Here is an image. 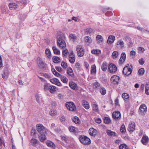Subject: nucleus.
I'll return each mask as SVG.
<instances>
[{
    "label": "nucleus",
    "mask_w": 149,
    "mask_h": 149,
    "mask_svg": "<svg viewBox=\"0 0 149 149\" xmlns=\"http://www.w3.org/2000/svg\"><path fill=\"white\" fill-rule=\"evenodd\" d=\"M93 32V29L91 28L86 29L85 31V33L87 35L90 34Z\"/></svg>",
    "instance_id": "obj_36"
},
{
    "label": "nucleus",
    "mask_w": 149,
    "mask_h": 149,
    "mask_svg": "<svg viewBox=\"0 0 149 149\" xmlns=\"http://www.w3.org/2000/svg\"><path fill=\"white\" fill-rule=\"evenodd\" d=\"M93 87L95 89H100L101 86L100 84L97 82L94 83L93 84Z\"/></svg>",
    "instance_id": "obj_29"
},
{
    "label": "nucleus",
    "mask_w": 149,
    "mask_h": 149,
    "mask_svg": "<svg viewBox=\"0 0 149 149\" xmlns=\"http://www.w3.org/2000/svg\"><path fill=\"white\" fill-rule=\"evenodd\" d=\"M46 144L48 146L53 148H55L56 146L54 143L49 140L47 141L46 142Z\"/></svg>",
    "instance_id": "obj_23"
},
{
    "label": "nucleus",
    "mask_w": 149,
    "mask_h": 149,
    "mask_svg": "<svg viewBox=\"0 0 149 149\" xmlns=\"http://www.w3.org/2000/svg\"><path fill=\"white\" fill-rule=\"evenodd\" d=\"M112 116L113 118L116 120H118L121 118L120 113L119 111L113 112Z\"/></svg>",
    "instance_id": "obj_8"
},
{
    "label": "nucleus",
    "mask_w": 149,
    "mask_h": 149,
    "mask_svg": "<svg viewBox=\"0 0 149 149\" xmlns=\"http://www.w3.org/2000/svg\"><path fill=\"white\" fill-rule=\"evenodd\" d=\"M120 79L119 77L116 75H113L112 76L110 79L111 82L114 84H118L119 83V81Z\"/></svg>",
    "instance_id": "obj_7"
},
{
    "label": "nucleus",
    "mask_w": 149,
    "mask_h": 149,
    "mask_svg": "<svg viewBox=\"0 0 149 149\" xmlns=\"http://www.w3.org/2000/svg\"><path fill=\"white\" fill-rule=\"evenodd\" d=\"M144 69L143 68H142L140 69L138 71L139 74L140 75H142L144 73Z\"/></svg>",
    "instance_id": "obj_50"
},
{
    "label": "nucleus",
    "mask_w": 149,
    "mask_h": 149,
    "mask_svg": "<svg viewBox=\"0 0 149 149\" xmlns=\"http://www.w3.org/2000/svg\"><path fill=\"white\" fill-rule=\"evenodd\" d=\"M50 81L52 83L58 86H61L62 84L56 78H53L50 80Z\"/></svg>",
    "instance_id": "obj_16"
},
{
    "label": "nucleus",
    "mask_w": 149,
    "mask_h": 149,
    "mask_svg": "<svg viewBox=\"0 0 149 149\" xmlns=\"http://www.w3.org/2000/svg\"><path fill=\"white\" fill-rule=\"evenodd\" d=\"M91 52L97 56L98 55L101 53V50L98 49H93L91 51Z\"/></svg>",
    "instance_id": "obj_25"
},
{
    "label": "nucleus",
    "mask_w": 149,
    "mask_h": 149,
    "mask_svg": "<svg viewBox=\"0 0 149 149\" xmlns=\"http://www.w3.org/2000/svg\"><path fill=\"white\" fill-rule=\"evenodd\" d=\"M115 40V37L113 36H109L107 42L108 44H111Z\"/></svg>",
    "instance_id": "obj_17"
},
{
    "label": "nucleus",
    "mask_w": 149,
    "mask_h": 149,
    "mask_svg": "<svg viewBox=\"0 0 149 149\" xmlns=\"http://www.w3.org/2000/svg\"><path fill=\"white\" fill-rule=\"evenodd\" d=\"M126 55L125 52H123L121 55L119 61V63L122 64L125 61L126 58Z\"/></svg>",
    "instance_id": "obj_12"
},
{
    "label": "nucleus",
    "mask_w": 149,
    "mask_h": 149,
    "mask_svg": "<svg viewBox=\"0 0 149 149\" xmlns=\"http://www.w3.org/2000/svg\"><path fill=\"white\" fill-rule=\"evenodd\" d=\"M17 5L14 3H10L9 4V7L11 10L15 9L17 7Z\"/></svg>",
    "instance_id": "obj_26"
},
{
    "label": "nucleus",
    "mask_w": 149,
    "mask_h": 149,
    "mask_svg": "<svg viewBox=\"0 0 149 149\" xmlns=\"http://www.w3.org/2000/svg\"><path fill=\"white\" fill-rule=\"evenodd\" d=\"M69 86L73 90H77V86L76 84L74 82L72 81L69 83Z\"/></svg>",
    "instance_id": "obj_21"
},
{
    "label": "nucleus",
    "mask_w": 149,
    "mask_h": 149,
    "mask_svg": "<svg viewBox=\"0 0 149 149\" xmlns=\"http://www.w3.org/2000/svg\"><path fill=\"white\" fill-rule=\"evenodd\" d=\"M135 124L133 122H131L129 125L128 130L130 132H132L135 130Z\"/></svg>",
    "instance_id": "obj_11"
},
{
    "label": "nucleus",
    "mask_w": 149,
    "mask_h": 149,
    "mask_svg": "<svg viewBox=\"0 0 149 149\" xmlns=\"http://www.w3.org/2000/svg\"><path fill=\"white\" fill-rule=\"evenodd\" d=\"M69 60L70 62L71 63H73L75 61V56L73 52L71 53L69 56Z\"/></svg>",
    "instance_id": "obj_13"
},
{
    "label": "nucleus",
    "mask_w": 149,
    "mask_h": 149,
    "mask_svg": "<svg viewBox=\"0 0 149 149\" xmlns=\"http://www.w3.org/2000/svg\"><path fill=\"white\" fill-rule=\"evenodd\" d=\"M65 106L67 109L71 111H74L76 109L74 104L71 102H66L65 104Z\"/></svg>",
    "instance_id": "obj_5"
},
{
    "label": "nucleus",
    "mask_w": 149,
    "mask_h": 149,
    "mask_svg": "<svg viewBox=\"0 0 149 149\" xmlns=\"http://www.w3.org/2000/svg\"><path fill=\"white\" fill-rule=\"evenodd\" d=\"M122 97L124 100L126 101L129 97V96L126 93H123L122 95Z\"/></svg>",
    "instance_id": "obj_44"
},
{
    "label": "nucleus",
    "mask_w": 149,
    "mask_h": 149,
    "mask_svg": "<svg viewBox=\"0 0 149 149\" xmlns=\"http://www.w3.org/2000/svg\"><path fill=\"white\" fill-rule=\"evenodd\" d=\"M36 98L37 101L39 103L42 102L43 101L41 97L38 95H36Z\"/></svg>",
    "instance_id": "obj_39"
},
{
    "label": "nucleus",
    "mask_w": 149,
    "mask_h": 149,
    "mask_svg": "<svg viewBox=\"0 0 149 149\" xmlns=\"http://www.w3.org/2000/svg\"><path fill=\"white\" fill-rule=\"evenodd\" d=\"M118 55V52L117 51H114L113 52L112 56L113 58H117Z\"/></svg>",
    "instance_id": "obj_41"
},
{
    "label": "nucleus",
    "mask_w": 149,
    "mask_h": 149,
    "mask_svg": "<svg viewBox=\"0 0 149 149\" xmlns=\"http://www.w3.org/2000/svg\"><path fill=\"white\" fill-rule=\"evenodd\" d=\"M104 121L105 123L109 124L111 122V120L110 118L108 117H104Z\"/></svg>",
    "instance_id": "obj_42"
},
{
    "label": "nucleus",
    "mask_w": 149,
    "mask_h": 149,
    "mask_svg": "<svg viewBox=\"0 0 149 149\" xmlns=\"http://www.w3.org/2000/svg\"><path fill=\"white\" fill-rule=\"evenodd\" d=\"M52 49L54 53L55 54L59 55L60 54V51L59 49H57L56 46H54L52 47Z\"/></svg>",
    "instance_id": "obj_27"
},
{
    "label": "nucleus",
    "mask_w": 149,
    "mask_h": 149,
    "mask_svg": "<svg viewBox=\"0 0 149 149\" xmlns=\"http://www.w3.org/2000/svg\"><path fill=\"white\" fill-rule=\"evenodd\" d=\"M53 61L55 63H59L61 62L60 58L56 56H54L52 58Z\"/></svg>",
    "instance_id": "obj_22"
},
{
    "label": "nucleus",
    "mask_w": 149,
    "mask_h": 149,
    "mask_svg": "<svg viewBox=\"0 0 149 149\" xmlns=\"http://www.w3.org/2000/svg\"><path fill=\"white\" fill-rule=\"evenodd\" d=\"M125 65L124 68L123 72V73L126 75H128L130 74L132 72V66H131V68L129 67V64Z\"/></svg>",
    "instance_id": "obj_4"
},
{
    "label": "nucleus",
    "mask_w": 149,
    "mask_h": 149,
    "mask_svg": "<svg viewBox=\"0 0 149 149\" xmlns=\"http://www.w3.org/2000/svg\"><path fill=\"white\" fill-rule=\"evenodd\" d=\"M95 121L97 123H100L101 122V120L100 118H97L95 119Z\"/></svg>",
    "instance_id": "obj_63"
},
{
    "label": "nucleus",
    "mask_w": 149,
    "mask_h": 149,
    "mask_svg": "<svg viewBox=\"0 0 149 149\" xmlns=\"http://www.w3.org/2000/svg\"><path fill=\"white\" fill-rule=\"evenodd\" d=\"M52 71L53 74L56 76L59 77L61 81L64 83H66L68 81V79L66 77L64 76L61 75L60 73L57 72L54 68H52Z\"/></svg>",
    "instance_id": "obj_3"
},
{
    "label": "nucleus",
    "mask_w": 149,
    "mask_h": 149,
    "mask_svg": "<svg viewBox=\"0 0 149 149\" xmlns=\"http://www.w3.org/2000/svg\"><path fill=\"white\" fill-rule=\"evenodd\" d=\"M68 52V49H66L65 50H63L62 51V54L63 56H65L67 55Z\"/></svg>",
    "instance_id": "obj_54"
},
{
    "label": "nucleus",
    "mask_w": 149,
    "mask_h": 149,
    "mask_svg": "<svg viewBox=\"0 0 149 149\" xmlns=\"http://www.w3.org/2000/svg\"><path fill=\"white\" fill-rule=\"evenodd\" d=\"M9 74V72L7 68L4 70V73L2 75V77L4 80H6L8 78Z\"/></svg>",
    "instance_id": "obj_14"
},
{
    "label": "nucleus",
    "mask_w": 149,
    "mask_h": 149,
    "mask_svg": "<svg viewBox=\"0 0 149 149\" xmlns=\"http://www.w3.org/2000/svg\"><path fill=\"white\" fill-rule=\"evenodd\" d=\"M120 149H129L128 146L125 144H120L119 146Z\"/></svg>",
    "instance_id": "obj_46"
},
{
    "label": "nucleus",
    "mask_w": 149,
    "mask_h": 149,
    "mask_svg": "<svg viewBox=\"0 0 149 149\" xmlns=\"http://www.w3.org/2000/svg\"><path fill=\"white\" fill-rule=\"evenodd\" d=\"M145 92L148 95H149V84H148L146 85Z\"/></svg>",
    "instance_id": "obj_48"
},
{
    "label": "nucleus",
    "mask_w": 149,
    "mask_h": 149,
    "mask_svg": "<svg viewBox=\"0 0 149 149\" xmlns=\"http://www.w3.org/2000/svg\"><path fill=\"white\" fill-rule=\"evenodd\" d=\"M108 69L110 73H114L116 71L117 68L115 65L111 63L108 66Z\"/></svg>",
    "instance_id": "obj_9"
},
{
    "label": "nucleus",
    "mask_w": 149,
    "mask_h": 149,
    "mask_svg": "<svg viewBox=\"0 0 149 149\" xmlns=\"http://www.w3.org/2000/svg\"><path fill=\"white\" fill-rule=\"evenodd\" d=\"M77 51L78 55L81 57L83 56L84 53V50L81 45H78L77 46Z\"/></svg>",
    "instance_id": "obj_6"
},
{
    "label": "nucleus",
    "mask_w": 149,
    "mask_h": 149,
    "mask_svg": "<svg viewBox=\"0 0 149 149\" xmlns=\"http://www.w3.org/2000/svg\"><path fill=\"white\" fill-rule=\"evenodd\" d=\"M120 131L122 132H125L126 130L124 124L122 125L120 127Z\"/></svg>",
    "instance_id": "obj_53"
},
{
    "label": "nucleus",
    "mask_w": 149,
    "mask_h": 149,
    "mask_svg": "<svg viewBox=\"0 0 149 149\" xmlns=\"http://www.w3.org/2000/svg\"><path fill=\"white\" fill-rule=\"evenodd\" d=\"M116 44L117 45H120L121 48H123L124 46V42L122 40H120L118 41Z\"/></svg>",
    "instance_id": "obj_38"
},
{
    "label": "nucleus",
    "mask_w": 149,
    "mask_h": 149,
    "mask_svg": "<svg viewBox=\"0 0 149 149\" xmlns=\"http://www.w3.org/2000/svg\"><path fill=\"white\" fill-rule=\"evenodd\" d=\"M96 72V67L95 65H92L91 67V73L95 74Z\"/></svg>",
    "instance_id": "obj_40"
},
{
    "label": "nucleus",
    "mask_w": 149,
    "mask_h": 149,
    "mask_svg": "<svg viewBox=\"0 0 149 149\" xmlns=\"http://www.w3.org/2000/svg\"><path fill=\"white\" fill-rule=\"evenodd\" d=\"M50 85L48 84H46L44 85V90L46 91L47 90H49V88Z\"/></svg>",
    "instance_id": "obj_55"
},
{
    "label": "nucleus",
    "mask_w": 149,
    "mask_h": 149,
    "mask_svg": "<svg viewBox=\"0 0 149 149\" xmlns=\"http://www.w3.org/2000/svg\"><path fill=\"white\" fill-rule=\"evenodd\" d=\"M69 130L71 132H73L74 133H77V131L76 128L74 127H69Z\"/></svg>",
    "instance_id": "obj_37"
},
{
    "label": "nucleus",
    "mask_w": 149,
    "mask_h": 149,
    "mask_svg": "<svg viewBox=\"0 0 149 149\" xmlns=\"http://www.w3.org/2000/svg\"><path fill=\"white\" fill-rule=\"evenodd\" d=\"M56 112L55 110H52L50 112V114L52 116H54L56 113Z\"/></svg>",
    "instance_id": "obj_56"
},
{
    "label": "nucleus",
    "mask_w": 149,
    "mask_h": 149,
    "mask_svg": "<svg viewBox=\"0 0 149 149\" xmlns=\"http://www.w3.org/2000/svg\"><path fill=\"white\" fill-rule=\"evenodd\" d=\"M69 38L70 39L74 40L76 39V37L74 34H70V35Z\"/></svg>",
    "instance_id": "obj_58"
},
{
    "label": "nucleus",
    "mask_w": 149,
    "mask_h": 149,
    "mask_svg": "<svg viewBox=\"0 0 149 149\" xmlns=\"http://www.w3.org/2000/svg\"><path fill=\"white\" fill-rule=\"evenodd\" d=\"M136 54V52L134 50L131 51L130 53V55L131 56H132V57H134Z\"/></svg>",
    "instance_id": "obj_57"
},
{
    "label": "nucleus",
    "mask_w": 149,
    "mask_h": 149,
    "mask_svg": "<svg viewBox=\"0 0 149 149\" xmlns=\"http://www.w3.org/2000/svg\"><path fill=\"white\" fill-rule=\"evenodd\" d=\"M81 143L85 145H88L91 143V140H79Z\"/></svg>",
    "instance_id": "obj_33"
},
{
    "label": "nucleus",
    "mask_w": 149,
    "mask_h": 149,
    "mask_svg": "<svg viewBox=\"0 0 149 149\" xmlns=\"http://www.w3.org/2000/svg\"><path fill=\"white\" fill-rule=\"evenodd\" d=\"M45 53L49 58H50L51 57V53L49 49L47 48L46 49Z\"/></svg>",
    "instance_id": "obj_31"
},
{
    "label": "nucleus",
    "mask_w": 149,
    "mask_h": 149,
    "mask_svg": "<svg viewBox=\"0 0 149 149\" xmlns=\"http://www.w3.org/2000/svg\"><path fill=\"white\" fill-rule=\"evenodd\" d=\"M96 39L99 43L102 42L103 40L102 36L100 35L97 36Z\"/></svg>",
    "instance_id": "obj_34"
},
{
    "label": "nucleus",
    "mask_w": 149,
    "mask_h": 149,
    "mask_svg": "<svg viewBox=\"0 0 149 149\" xmlns=\"http://www.w3.org/2000/svg\"><path fill=\"white\" fill-rule=\"evenodd\" d=\"M32 144L34 146H36L39 144V142L38 140H31Z\"/></svg>",
    "instance_id": "obj_47"
},
{
    "label": "nucleus",
    "mask_w": 149,
    "mask_h": 149,
    "mask_svg": "<svg viewBox=\"0 0 149 149\" xmlns=\"http://www.w3.org/2000/svg\"><path fill=\"white\" fill-rule=\"evenodd\" d=\"M139 62L140 64L143 65L144 63L143 59V58H141V59H140L139 60Z\"/></svg>",
    "instance_id": "obj_60"
},
{
    "label": "nucleus",
    "mask_w": 149,
    "mask_h": 149,
    "mask_svg": "<svg viewBox=\"0 0 149 149\" xmlns=\"http://www.w3.org/2000/svg\"><path fill=\"white\" fill-rule=\"evenodd\" d=\"M85 41L86 42L90 44L92 42V40L91 38L88 36H86L84 38Z\"/></svg>",
    "instance_id": "obj_32"
},
{
    "label": "nucleus",
    "mask_w": 149,
    "mask_h": 149,
    "mask_svg": "<svg viewBox=\"0 0 149 149\" xmlns=\"http://www.w3.org/2000/svg\"><path fill=\"white\" fill-rule=\"evenodd\" d=\"M60 120L62 121H65V118L64 116L63 115H61L60 116Z\"/></svg>",
    "instance_id": "obj_61"
},
{
    "label": "nucleus",
    "mask_w": 149,
    "mask_h": 149,
    "mask_svg": "<svg viewBox=\"0 0 149 149\" xmlns=\"http://www.w3.org/2000/svg\"><path fill=\"white\" fill-rule=\"evenodd\" d=\"M107 63L106 62H103L102 65L101 67L102 70L103 71H105L106 70L107 68Z\"/></svg>",
    "instance_id": "obj_28"
},
{
    "label": "nucleus",
    "mask_w": 149,
    "mask_h": 149,
    "mask_svg": "<svg viewBox=\"0 0 149 149\" xmlns=\"http://www.w3.org/2000/svg\"><path fill=\"white\" fill-rule=\"evenodd\" d=\"M93 110L96 112H97L99 111L98 106L97 105L94 104L93 105Z\"/></svg>",
    "instance_id": "obj_45"
},
{
    "label": "nucleus",
    "mask_w": 149,
    "mask_h": 149,
    "mask_svg": "<svg viewBox=\"0 0 149 149\" xmlns=\"http://www.w3.org/2000/svg\"><path fill=\"white\" fill-rule=\"evenodd\" d=\"M141 141L145 145H146L148 143V140H141Z\"/></svg>",
    "instance_id": "obj_64"
},
{
    "label": "nucleus",
    "mask_w": 149,
    "mask_h": 149,
    "mask_svg": "<svg viewBox=\"0 0 149 149\" xmlns=\"http://www.w3.org/2000/svg\"><path fill=\"white\" fill-rule=\"evenodd\" d=\"M75 66L78 70H79L81 66L79 63H77L75 64Z\"/></svg>",
    "instance_id": "obj_62"
},
{
    "label": "nucleus",
    "mask_w": 149,
    "mask_h": 149,
    "mask_svg": "<svg viewBox=\"0 0 149 149\" xmlns=\"http://www.w3.org/2000/svg\"><path fill=\"white\" fill-rule=\"evenodd\" d=\"M72 120L75 124H77L80 122L79 118L77 116H74L72 118Z\"/></svg>",
    "instance_id": "obj_35"
},
{
    "label": "nucleus",
    "mask_w": 149,
    "mask_h": 149,
    "mask_svg": "<svg viewBox=\"0 0 149 149\" xmlns=\"http://www.w3.org/2000/svg\"><path fill=\"white\" fill-rule=\"evenodd\" d=\"M65 36L63 34H61L60 35L57 36V45L60 48L63 49L66 46V43L64 40Z\"/></svg>",
    "instance_id": "obj_2"
},
{
    "label": "nucleus",
    "mask_w": 149,
    "mask_h": 149,
    "mask_svg": "<svg viewBox=\"0 0 149 149\" xmlns=\"http://www.w3.org/2000/svg\"><path fill=\"white\" fill-rule=\"evenodd\" d=\"M56 87L54 86L50 85L49 91L52 93H54L56 91Z\"/></svg>",
    "instance_id": "obj_24"
},
{
    "label": "nucleus",
    "mask_w": 149,
    "mask_h": 149,
    "mask_svg": "<svg viewBox=\"0 0 149 149\" xmlns=\"http://www.w3.org/2000/svg\"><path fill=\"white\" fill-rule=\"evenodd\" d=\"M139 110L140 113L141 114H144L147 111V107L145 104H143L140 106Z\"/></svg>",
    "instance_id": "obj_10"
},
{
    "label": "nucleus",
    "mask_w": 149,
    "mask_h": 149,
    "mask_svg": "<svg viewBox=\"0 0 149 149\" xmlns=\"http://www.w3.org/2000/svg\"><path fill=\"white\" fill-rule=\"evenodd\" d=\"M83 106L86 109H88L90 108L89 103L86 100H83L82 102Z\"/></svg>",
    "instance_id": "obj_19"
},
{
    "label": "nucleus",
    "mask_w": 149,
    "mask_h": 149,
    "mask_svg": "<svg viewBox=\"0 0 149 149\" xmlns=\"http://www.w3.org/2000/svg\"><path fill=\"white\" fill-rule=\"evenodd\" d=\"M61 65L63 68H67L68 67V65L67 63L64 62L63 61H62L61 62Z\"/></svg>",
    "instance_id": "obj_52"
},
{
    "label": "nucleus",
    "mask_w": 149,
    "mask_h": 149,
    "mask_svg": "<svg viewBox=\"0 0 149 149\" xmlns=\"http://www.w3.org/2000/svg\"><path fill=\"white\" fill-rule=\"evenodd\" d=\"M67 73L68 75L72 77H73L74 76L73 70L72 68L70 67H69L67 68Z\"/></svg>",
    "instance_id": "obj_20"
},
{
    "label": "nucleus",
    "mask_w": 149,
    "mask_h": 149,
    "mask_svg": "<svg viewBox=\"0 0 149 149\" xmlns=\"http://www.w3.org/2000/svg\"><path fill=\"white\" fill-rule=\"evenodd\" d=\"M38 66L40 68H43L46 67V65L42 60L38 59L37 62Z\"/></svg>",
    "instance_id": "obj_15"
},
{
    "label": "nucleus",
    "mask_w": 149,
    "mask_h": 149,
    "mask_svg": "<svg viewBox=\"0 0 149 149\" xmlns=\"http://www.w3.org/2000/svg\"><path fill=\"white\" fill-rule=\"evenodd\" d=\"M97 130L93 128H91L89 130V134L91 136H95L97 134Z\"/></svg>",
    "instance_id": "obj_18"
},
{
    "label": "nucleus",
    "mask_w": 149,
    "mask_h": 149,
    "mask_svg": "<svg viewBox=\"0 0 149 149\" xmlns=\"http://www.w3.org/2000/svg\"><path fill=\"white\" fill-rule=\"evenodd\" d=\"M55 68L57 71L59 72H61L63 70L60 67L56 66Z\"/></svg>",
    "instance_id": "obj_59"
},
{
    "label": "nucleus",
    "mask_w": 149,
    "mask_h": 149,
    "mask_svg": "<svg viewBox=\"0 0 149 149\" xmlns=\"http://www.w3.org/2000/svg\"><path fill=\"white\" fill-rule=\"evenodd\" d=\"M36 131L35 129H32L31 130V136H33V137H36Z\"/></svg>",
    "instance_id": "obj_49"
},
{
    "label": "nucleus",
    "mask_w": 149,
    "mask_h": 149,
    "mask_svg": "<svg viewBox=\"0 0 149 149\" xmlns=\"http://www.w3.org/2000/svg\"><path fill=\"white\" fill-rule=\"evenodd\" d=\"M37 130L39 133L38 135V138L40 140H46V134L45 128L42 124H38L36 125Z\"/></svg>",
    "instance_id": "obj_1"
},
{
    "label": "nucleus",
    "mask_w": 149,
    "mask_h": 149,
    "mask_svg": "<svg viewBox=\"0 0 149 149\" xmlns=\"http://www.w3.org/2000/svg\"><path fill=\"white\" fill-rule=\"evenodd\" d=\"M90 140V139L88 138L87 137L84 136V135H81L79 137V140Z\"/></svg>",
    "instance_id": "obj_51"
},
{
    "label": "nucleus",
    "mask_w": 149,
    "mask_h": 149,
    "mask_svg": "<svg viewBox=\"0 0 149 149\" xmlns=\"http://www.w3.org/2000/svg\"><path fill=\"white\" fill-rule=\"evenodd\" d=\"M99 89H100V92L101 93L102 95H104L106 94V91L105 89L104 88L101 87V88Z\"/></svg>",
    "instance_id": "obj_43"
},
{
    "label": "nucleus",
    "mask_w": 149,
    "mask_h": 149,
    "mask_svg": "<svg viewBox=\"0 0 149 149\" xmlns=\"http://www.w3.org/2000/svg\"><path fill=\"white\" fill-rule=\"evenodd\" d=\"M107 135L110 136H115L116 135V133L111 130H107Z\"/></svg>",
    "instance_id": "obj_30"
}]
</instances>
